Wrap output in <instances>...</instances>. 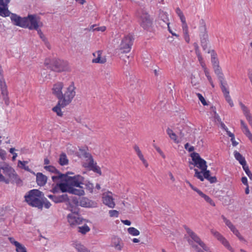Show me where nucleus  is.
<instances>
[{
    "label": "nucleus",
    "instance_id": "f257e3e1",
    "mask_svg": "<svg viewBox=\"0 0 252 252\" xmlns=\"http://www.w3.org/2000/svg\"><path fill=\"white\" fill-rule=\"evenodd\" d=\"M76 88L73 82L67 88L64 94H63L62 99L58 101L57 105L52 108L53 111L56 112L58 116L62 117L63 115L61 108H64L71 103L76 94L75 91Z\"/></svg>",
    "mask_w": 252,
    "mask_h": 252
},
{
    "label": "nucleus",
    "instance_id": "f03ea898",
    "mask_svg": "<svg viewBox=\"0 0 252 252\" xmlns=\"http://www.w3.org/2000/svg\"><path fill=\"white\" fill-rule=\"evenodd\" d=\"M11 0H0V16L8 17L11 15L10 19L14 25L24 28L26 23V17H21L16 14L12 13L8 9V4Z\"/></svg>",
    "mask_w": 252,
    "mask_h": 252
},
{
    "label": "nucleus",
    "instance_id": "7ed1b4c3",
    "mask_svg": "<svg viewBox=\"0 0 252 252\" xmlns=\"http://www.w3.org/2000/svg\"><path fill=\"white\" fill-rule=\"evenodd\" d=\"M44 193L37 189H33L29 191L25 195V201L27 204L39 209L43 208L41 199L43 197Z\"/></svg>",
    "mask_w": 252,
    "mask_h": 252
},
{
    "label": "nucleus",
    "instance_id": "20e7f679",
    "mask_svg": "<svg viewBox=\"0 0 252 252\" xmlns=\"http://www.w3.org/2000/svg\"><path fill=\"white\" fill-rule=\"evenodd\" d=\"M184 228L189 237L187 238V240L189 245L191 246L193 249H194L196 251H197L198 249H200L198 246L194 243V242H195L206 252H211L209 248L201 240L200 238L193 231L187 226H185Z\"/></svg>",
    "mask_w": 252,
    "mask_h": 252
},
{
    "label": "nucleus",
    "instance_id": "39448f33",
    "mask_svg": "<svg viewBox=\"0 0 252 252\" xmlns=\"http://www.w3.org/2000/svg\"><path fill=\"white\" fill-rule=\"evenodd\" d=\"M44 65L47 68L50 69L52 71L61 72L67 69L68 63L66 62L59 59L52 60L46 59L45 60Z\"/></svg>",
    "mask_w": 252,
    "mask_h": 252
},
{
    "label": "nucleus",
    "instance_id": "423d86ee",
    "mask_svg": "<svg viewBox=\"0 0 252 252\" xmlns=\"http://www.w3.org/2000/svg\"><path fill=\"white\" fill-rule=\"evenodd\" d=\"M26 23L24 28H28L30 30H37L39 27L43 26V23L40 21V17L35 14H29L27 17Z\"/></svg>",
    "mask_w": 252,
    "mask_h": 252
},
{
    "label": "nucleus",
    "instance_id": "0eeeda50",
    "mask_svg": "<svg viewBox=\"0 0 252 252\" xmlns=\"http://www.w3.org/2000/svg\"><path fill=\"white\" fill-rule=\"evenodd\" d=\"M73 174L74 173L72 172H66L65 173V178L64 179V182H67L70 187L81 188V185L84 184V178L80 175L73 176H69V175Z\"/></svg>",
    "mask_w": 252,
    "mask_h": 252
},
{
    "label": "nucleus",
    "instance_id": "6e6552de",
    "mask_svg": "<svg viewBox=\"0 0 252 252\" xmlns=\"http://www.w3.org/2000/svg\"><path fill=\"white\" fill-rule=\"evenodd\" d=\"M200 27L199 36L200 38L201 45L204 50H206L208 47V34L207 33L206 25L205 21L203 19H201L199 21Z\"/></svg>",
    "mask_w": 252,
    "mask_h": 252
},
{
    "label": "nucleus",
    "instance_id": "1a4fd4ad",
    "mask_svg": "<svg viewBox=\"0 0 252 252\" xmlns=\"http://www.w3.org/2000/svg\"><path fill=\"white\" fill-rule=\"evenodd\" d=\"M134 40L133 36L131 34H129L125 36L119 45V49L121 51V53H126L129 52Z\"/></svg>",
    "mask_w": 252,
    "mask_h": 252
},
{
    "label": "nucleus",
    "instance_id": "9d476101",
    "mask_svg": "<svg viewBox=\"0 0 252 252\" xmlns=\"http://www.w3.org/2000/svg\"><path fill=\"white\" fill-rule=\"evenodd\" d=\"M190 157L193 163L189 162L190 164H194L195 166L200 168L202 171L206 170L207 168L206 161L200 157L198 153L193 152L190 154Z\"/></svg>",
    "mask_w": 252,
    "mask_h": 252
},
{
    "label": "nucleus",
    "instance_id": "9b49d317",
    "mask_svg": "<svg viewBox=\"0 0 252 252\" xmlns=\"http://www.w3.org/2000/svg\"><path fill=\"white\" fill-rule=\"evenodd\" d=\"M139 24L144 30H148L152 27L153 20L150 15L146 11L143 10L139 16Z\"/></svg>",
    "mask_w": 252,
    "mask_h": 252
},
{
    "label": "nucleus",
    "instance_id": "f8f14e48",
    "mask_svg": "<svg viewBox=\"0 0 252 252\" xmlns=\"http://www.w3.org/2000/svg\"><path fill=\"white\" fill-rule=\"evenodd\" d=\"M50 199H51L55 203H61L69 202V199L67 194H63L62 195L49 194L48 195Z\"/></svg>",
    "mask_w": 252,
    "mask_h": 252
},
{
    "label": "nucleus",
    "instance_id": "ddd939ff",
    "mask_svg": "<svg viewBox=\"0 0 252 252\" xmlns=\"http://www.w3.org/2000/svg\"><path fill=\"white\" fill-rule=\"evenodd\" d=\"M63 84L62 82H57L53 85L52 93L60 100L63 97L62 89Z\"/></svg>",
    "mask_w": 252,
    "mask_h": 252
},
{
    "label": "nucleus",
    "instance_id": "4468645a",
    "mask_svg": "<svg viewBox=\"0 0 252 252\" xmlns=\"http://www.w3.org/2000/svg\"><path fill=\"white\" fill-rule=\"evenodd\" d=\"M68 221L71 226L80 224L84 220L80 217L79 214H68L67 216Z\"/></svg>",
    "mask_w": 252,
    "mask_h": 252
},
{
    "label": "nucleus",
    "instance_id": "2eb2a0df",
    "mask_svg": "<svg viewBox=\"0 0 252 252\" xmlns=\"http://www.w3.org/2000/svg\"><path fill=\"white\" fill-rule=\"evenodd\" d=\"M211 233L220 242H221V243L228 249L229 250H231L232 248L230 246L228 242L227 241V240L223 237L222 235H221L219 232L215 231L213 229H212Z\"/></svg>",
    "mask_w": 252,
    "mask_h": 252
},
{
    "label": "nucleus",
    "instance_id": "dca6fc26",
    "mask_svg": "<svg viewBox=\"0 0 252 252\" xmlns=\"http://www.w3.org/2000/svg\"><path fill=\"white\" fill-rule=\"evenodd\" d=\"M0 168L2 169L3 173L5 176H7L9 178L10 180L12 178H13L14 175L16 174L14 169L8 165H6L5 166L1 167Z\"/></svg>",
    "mask_w": 252,
    "mask_h": 252
},
{
    "label": "nucleus",
    "instance_id": "f3484780",
    "mask_svg": "<svg viewBox=\"0 0 252 252\" xmlns=\"http://www.w3.org/2000/svg\"><path fill=\"white\" fill-rule=\"evenodd\" d=\"M158 21L162 27H164L165 25L168 26V25H169L167 14L163 11H160L159 12Z\"/></svg>",
    "mask_w": 252,
    "mask_h": 252
},
{
    "label": "nucleus",
    "instance_id": "a211bd4d",
    "mask_svg": "<svg viewBox=\"0 0 252 252\" xmlns=\"http://www.w3.org/2000/svg\"><path fill=\"white\" fill-rule=\"evenodd\" d=\"M215 73L217 75L220 84V87L227 85L226 82H224V76L220 66L214 68Z\"/></svg>",
    "mask_w": 252,
    "mask_h": 252
},
{
    "label": "nucleus",
    "instance_id": "6ab92c4d",
    "mask_svg": "<svg viewBox=\"0 0 252 252\" xmlns=\"http://www.w3.org/2000/svg\"><path fill=\"white\" fill-rule=\"evenodd\" d=\"M102 200L104 204L108 206L110 208H114L115 204L114 202V199L111 195L108 194H103Z\"/></svg>",
    "mask_w": 252,
    "mask_h": 252
},
{
    "label": "nucleus",
    "instance_id": "aec40b11",
    "mask_svg": "<svg viewBox=\"0 0 252 252\" xmlns=\"http://www.w3.org/2000/svg\"><path fill=\"white\" fill-rule=\"evenodd\" d=\"M111 246L119 251L122 250L124 246V244L121 239L116 236H114L112 238Z\"/></svg>",
    "mask_w": 252,
    "mask_h": 252
},
{
    "label": "nucleus",
    "instance_id": "412c9836",
    "mask_svg": "<svg viewBox=\"0 0 252 252\" xmlns=\"http://www.w3.org/2000/svg\"><path fill=\"white\" fill-rule=\"evenodd\" d=\"M36 181L38 185L40 186H44L47 181V177L42 173L38 172L36 174Z\"/></svg>",
    "mask_w": 252,
    "mask_h": 252
},
{
    "label": "nucleus",
    "instance_id": "4be33fe9",
    "mask_svg": "<svg viewBox=\"0 0 252 252\" xmlns=\"http://www.w3.org/2000/svg\"><path fill=\"white\" fill-rule=\"evenodd\" d=\"M79 205L83 207H94V202L87 197H83L79 201Z\"/></svg>",
    "mask_w": 252,
    "mask_h": 252
},
{
    "label": "nucleus",
    "instance_id": "5701e85b",
    "mask_svg": "<svg viewBox=\"0 0 252 252\" xmlns=\"http://www.w3.org/2000/svg\"><path fill=\"white\" fill-rule=\"evenodd\" d=\"M220 88L226 101L229 103L231 107L233 106L234 104L229 95V90L227 89L225 86H223Z\"/></svg>",
    "mask_w": 252,
    "mask_h": 252
},
{
    "label": "nucleus",
    "instance_id": "b1692460",
    "mask_svg": "<svg viewBox=\"0 0 252 252\" xmlns=\"http://www.w3.org/2000/svg\"><path fill=\"white\" fill-rule=\"evenodd\" d=\"M79 189H77L74 188V187H71L70 189L69 193L77 195L78 196H83L85 194V192L83 189V188L81 186V188H79Z\"/></svg>",
    "mask_w": 252,
    "mask_h": 252
},
{
    "label": "nucleus",
    "instance_id": "393cba45",
    "mask_svg": "<svg viewBox=\"0 0 252 252\" xmlns=\"http://www.w3.org/2000/svg\"><path fill=\"white\" fill-rule=\"evenodd\" d=\"M234 156L236 160H237L240 164L242 165V167L247 164L245 158L242 155L237 151H235L234 152Z\"/></svg>",
    "mask_w": 252,
    "mask_h": 252
},
{
    "label": "nucleus",
    "instance_id": "a878e982",
    "mask_svg": "<svg viewBox=\"0 0 252 252\" xmlns=\"http://www.w3.org/2000/svg\"><path fill=\"white\" fill-rule=\"evenodd\" d=\"M58 186L59 187L60 190L63 193L69 192L71 187L69 186L67 182H64V183H59L58 184Z\"/></svg>",
    "mask_w": 252,
    "mask_h": 252
},
{
    "label": "nucleus",
    "instance_id": "bb28decb",
    "mask_svg": "<svg viewBox=\"0 0 252 252\" xmlns=\"http://www.w3.org/2000/svg\"><path fill=\"white\" fill-rule=\"evenodd\" d=\"M211 62L213 68L220 66L218 59L217 58V54L214 50L211 51Z\"/></svg>",
    "mask_w": 252,
    "mask_h": 252
},
{
    "label": "nucleus",
    "instance_id": "cd10ccee",
    "mask_svg": "<svg viewBox=\"0 0 252 252\" xmlns=\"http://www.w3.org/2000/svg\"><path fill=\"white\" fill-rule=\"evenodd\" d=\"M87 167L89 168L91 170L94 172L98 173L99 175H101V171L100 168L96 165V163L93 162L92 164L90 165V163H88Z\"/></svg>",
    "mask_w": 252,
    "mask_h": 252
},
{
    "label": "nucleus",
    "instance_id": "c85d7f7f",
    "mask_svg": "<svg viewBox=\"0 0 252 252\" xmlns=\"http://www.w3.org/2000/svg\"><path fill=\"white\" fill-rule=\"evenodd\" d=\"M59 163L62 166L66 165L68 164V159L64 153H62L60 155Z\"/></svg>",
    "mask_w": 252,
    "mask_h": 252
},
{
    "label": "nucleus",
    "instance_id": "c756f323",
    "mask_svg": "<svg viewBox=\"0 0 252 252\" xmlns=\"http://www.w3.org/2000/svg\"><path fill=\"white\" fill-rule=\"evenodd\" d=\"M97 54V57L95 59L93 60L92 62L93 63H106V59L105 58H101V55L102 53L101 51H98L96 52Z\"/></svg>",
    "mask_w": 252,
    "mask_h": 252
},
{
    "label": "nucleus",
    "instance_id": "7c9ffc66",
    "mask_svg": "<svg viewBox=\"0 0 252 252\" xmlns=\"http://www.w3.org/2000/svg\"><path fill=\"white\" fill-rule=\"evenodd\" d=\"M36 31L37 32V33H38V35H39L40 38L44 42L46 46L48 49H50V48H51L50 45L49 43L48 42L46 38L43 34L41 30L40 29H38L37 30H36Z\"/></svg>",
    "mask_w": 252,
    "mask_h": 252
},
{
    "label": "nucleus",
    "instance_id": "2f4dec72",
    "mask_svg": "<svg viewBox=\"0 0 252 252\" xmlns=\"http://www.w3.org/2000/svg\"><path fill=\"white\" fill-rule=\"evenodd\" d=\"M166 131H167V134L169 135V136L170 137V138L171 139L174 140V141L175 143H179V141H177V139L176 134L173 131V130L171 129L168 128L166 130Z\"/></svg>",
    "mask_w": 252,
    "mask_h": 252
},
{
    "label": "nucleus",
    "instance_id": "473e14b6",
    "mask_svg": "<svg viewBox=\"0 0 252 252\" xmlns=\"http://www.w3.org/2000/svg\"><path fill=\"white\" fill-rule=\"evenodd\" d=\"M221 218L222 219L223 221L225 222V224L230 229L231 231L236 228L235 226L233 225L231 222L227 219L223 215L221 216Z\"/></svg>",
    "mask_w": 252,
    "mask_h": 252
},
{
    "label": "nucleus",
    "instance_id": "72a5a7b5",
    "mask_svg": "<svg viewBox=\"0 0 252 252\" xmlns=\"http://www.w3.org/2000/svg\"><path fill=\"white\" fill-rule=\"evenodd\" d=\"M78 231L82 234H85L90 230V227L86 224L78 227Z\"/></svg>",
    "mask_w": 252,
    "mask_h": 252
},
{
    "label": "nucleus",
    "instance_id": "f704fd0d",
    "mask_svg": "<svg viewBox=\"0 0 252 252\" xmlns=\"http://www.w3.org/2000/svg\"><path fill=\"white\" fill-rule=\"evenodd\" d=\"M1 94L3 96V100L4 101V103L6 106H8L9 104V98L8 96L7 90L1 91Z\"/></svg>",
    "mask_w": 252,
    "mask_h": 252
},
{
    "label": "nucleus",
    "instance_id": "c9c22d12",
    "mask_svg": "<svg viewBox=\"0 0 252 252\" xmlns=\"http://www.w3.org/2000/svg\"><path fill=\"white\" fill-rule=\"evenodd\" d=\"M74 245L76 249L78 252H89L85 247L81 245L80 243H77L74 244Z\"/></svg>",
    "mask_w": 252,
    "mask_h": 252
},
{
    "label": "nucleus",
    "instance_id": "e433bc0d",
    "mask_svg": "<svg viewBox=\"0 0 252 252\" xmlns=\"http://www.w3.org/2000/svg\"><path fill=\"white\" fill-rule=\"evenodd\" d=\"M44 169L50 172L54 173H60V171L54 166L46 165L44 166Z\"/></svg>",
    "mask_w": 252,
    "mask_h": 252
},
{
    "label": "nucleus",
    "instance_id": "4c0bfd02",
    "mask_svg": "<svg viewBox=\"0 0 252 252\" xmlns=\"http://www.w3.org/2000/svg\"><path fill=\"white\" fill-rule=\"evenodd\" d=\"M58 176H53L52 177V180L55 182L57 180L60 179L61 181H64V179L65 178V174H62L60 172V173H57Z\"/></svg>",
    "mask_w": 252,
    "mask_h": 252
},
{
    "label": "nucleus",
    "instance_id": "58836bf2",
    "mask_svg": "<svg viewBox=\"0 0 252 252\" xmlns=\"http://www.w3.org/2000/svg\"><path fill=\"white\" fill-rule=\"evenodd\" d=\"M127 231L129 234L133 236H138L140 234L139 230L133 227L128 228L127 229Z\"/></svg>",
    "mask_w": 252,
    "mask_h": 252
},
{
    "label": "nucleus",
    "instance_id": "ea45409f",
    "mask_svg": "<svg viewBox=\"0 0 252 252\" xmlns=\"http://www.w3.org/2000/svg\"><path fill=\"white\" fill-rule=\"evenodd\" d=\"M0 87L1 92L7 90V87L4 81L3 75L0 76Z\"/></svg>",
    "mask_w": 252,
    "mask_h": 252
},
{
    "label": "nucleus",
    "instance_id": "a19ab883",
    "mask_svg": "<svg viewBox=\"0 0 252 252\" xmlns=\"http://www.w3.org/2000/svg\"><path fill=\"white\" fill-rule=\"evenodd\" d=\"M243 168L244 170L245 171L246 174L249 177L250 179L252 180V173L249 169L248 165L246 164L245 165L243 166Z\"/></svg>",
    "mask_w": 252,
    "mask_h": 252
},
{
    "label": "nucleus",
    "instance_id": "79ce46f5",
    "mask_svg": "<svg viewBox=\"0 0 252 252\" xmlns=\"http://www.w3.org/2000/svg\"><path fill=\"white\" fill-rule=\"evenodd\" d=\"M41 201L43 203V206L44 205V207L46 208L49 209L51 207V204L50 202L49 201H48L47 198L45 197L44 195L43 197H42Z\"/></svg>",
    "mask_w": 252,
    "mask_h": 252
},
{
    "label": "nucleus",
    "instance_id": "37998d69",
    "mask_svg": "<svg viewBox=\"0 0 252 252\" xmlns=\"http://www.w3.org/2000/svg\"><path fill=\"white\" fill-rule=\"evenodd\" d=\"M232 232L238 238L240 241L246 242L245 239L241 235L238 230H237L236 228L234 229V230H232Z\"/></svg>",
    "mask_w": 252,
    "mask_h": 252
},
{
    "label": "nucleus",
    "instance_id": "c03bdc74",
    "mask_svg": "<svg viewBox=\"0 0 252 252\" xmlns=\"http://www.w3.org/2000/svg\"><path fill=\"white\" fill-rule=\"evenodd\" d=\"M85 158H88L89 160V162L90 163V165L92 164L93 162H94V159L93 158L92 156L88 152H84V154L83 156Z\"/></svg>",
    "mask_w": 252,
    "mask_h": 252
},
{
    "label": "nucleus",
    "instance_id": "a18cd8bd",
    "mask_svg": "<svg viewBox=\"0 0 252 252\" xmlns=\"http://www.w3.org/2000/svg\"><path fill=\"white\" fill-rule=\"evenodd\" d=\"M194 171H195L194 176L197 177L198 179H200V180L201 181H203L204 178H203V176L201 175V173H202V172H201H201L198 171V170L196 169H194Z\"/></svg>",
    "mask_w": 252,
    "mask_h": 252
},
{
    "label": "nucleus",
    "instance_id": "49530a36",
    "mask_svg": "<svg viewBox=\"0 0 252 252\" xmlns=\"http://www.w3.org/2000/svg\"><path fill=\"white\" fill-rule=\"evenodd\" d=\"M27 163V161H22L21 160L18 161V164L19 165L20 164L21 165V167L22 168L24 169L26 171H31V169L29 168V166L25 165V163Z\"/></svg>",
    "mask_w": 252,
    "mask_h": 252
},
{
    "label": "nucleus",
    "instance_id": "de8ad7c7",
    "mask_svg": "<svg viewBox=\"0 0 252 252\" xmlns=\"http://www.w3.org/2000/svg\"><path fill=\"white\" fill-rule=\"evenodd\" d=\"M69 205H70V207L71 208L70 210L72 212V213L71 214H79L78 212H79V209L78 208V206H73V205H71L70 203H69Z\"/></svg>",
    "mask_w": 252,
    "mask_h": 252
},
{
    "label": "nucleus",
    "instance_id": "09e8293b",
    "mask_svg": "<svg viewBox=\"0 0 252 252\" xmlns=\"http://www.w3.org/2000/svg\"><path fill=\"white\" fill-rule=\"evenodd\" d=\"M84 185H85L86 189L89 190L90 192L92 193L93 192L94 185L92 183L88 182V183H84Z\"/></svg>",
    "mask_w": 252,
    "mask_h": 252
},
{
    "label": "nucleus",
    "instance_id": "8fccbe9b",
    "mask_svg": "<svg viewBox=\"0 0 252 252\" xmlns=\"http://www.w3.org/2000/svg\"><path fill=\"white\" fill-rule=\"evenodd\" d=\"M133 148L135 151L136 152L139 158H142L143 156L141 150H140L139 147L137 145H135L134 146Z\"/></svg>",
    "mask_w": 252,
    "mask_h": 252
},
{
    "label": "nucleus",
    "instance_id": "3c124183",
    "mask_svg": "<svg viewBox=\"0 0 252 252\" xmlns=\"http://www.w3.org/2000/svg\"><path fill=\"white\" fill-rule=\"evenodd\" d=\"M95 27H96L95 25H93L91 27V29H92V30L93 31H101V32L104 31L105 30V29H106L105 27H100L94 28Z\"/></svg>",
    "mask_w": 252,
    "mask_h": 252
},
{
    "label": "nucleus",
    "instance_id": "603ef678",
    "mask_svg": "<svg viewBox=\"0 0 252 252\" xmlns=\"http://www.w3.org/2000/svg\"><path fill=\"white\" fill-rule=\"evenodd\" d=\"M196 94H197L199 99L200 100V101L201 102V103H202V104L203 105L205 106V105H208V104L206 102V101L205 100V98H204V97L202 96V95L201 94H200L199 93H197Z\"/></svg>",
    "mask_w": 252,
    "mask_h": 252
},
{
    "label": "nucleus",
    "instance_id": "864d4df0",
    "mask_svg": "<svg viewBox=\"0 0 252 252\" xmlns=\"http://www.w3.org/2000/svg\"><path fill=\"white\" fill-rule=\"evenodd\" d=\"M201 172L203 173V177L204 179H206L208 180V179L211 176H210V171L206 169V170L202 171Z\"/></svg>",
    "mask_w": 252,
    "mask_h": 252
},
{
    "label": "nucleus",
    "instance_id": "5fc2aeb1",
    "mask_svg": "<svg viewBox=\"0 0 252 252\" xmlns=\"http://www.w3.org/2000/svg\"><path fill=\"white\" fill-rule=\"evenodd\" d=\"M215 109H216L215 107H214L213 106L211 107V109L214 112V119L216 120H217L218 122L220 123L221 122V119L220 118L219 115L216 113V111L215 110Z\"/></svg>",
    "mask_w": 252,
    "mask_h": 252
},
{
    "label": "nucleus",
    "instance_id": "6e6d98bb",
    "mask_svg": "<svg viewBox=\"0 0 252 252\" xmlns=\"http://www.w3.org/2000/svg\"><path fill=\"white\" fill-rule=\"evenodd\" d=\"M240 104L245 116L250 113L248 108L245 105L242 103H241Z\"/></svg>",
    "mask_w": 252,
    "mask_h": 252
},
{
    "label": "nucleus",
    "instance_id": "4d7b16f0",
    "mask_svg": "<svg viewBox=\"0 0 252 252\" xmlns=\"http://www.w3.org/2000/svg\"><path fill=\"white\" fill-rule=\"evenodd\" d=\"M204 199H205V200L208 203H209L210 205H211L212 206H215V203H214V202L212 200V199L209 197L208 196V195H206Z\"/></svg>",
    "mask_w": 252,
    "mask_h": 252
},
{
    "label": "nucleus",
    "instance_id": "13d9d810",
    "mask_svg": "<svg viewBox=\"0 0 252 252\" xmlns=\"http://www.w3.org/2000/svg\"><path fill=\"white\" fill-rule=\"evenodd\" d=\"M109 214L110 217H117L119 215L118 211L116 210H110L109 212Z\"/></svg>",
    "mask_w": 252,
    "mask_h": 252
},
{
    "label": "nucleus",
    "instance_id": "bf43d9fd",
    "mask_svg": "<svg viewBox=\"0 0 252 252\" xmlns=\"http://www.w3.org/2000/svg\"><path fill=\"white\" fill-rule=\"evenodd\" d=\"M183 34H184V39H185V41L188 43H189V41H190V38H189V32H183Z\"/></svg>",
    "mask_w": 252,
    "mask_h": 252
},
{
    "label": "nucleus",
    "instance_id": "052dcab7",
    "mask_svg": "<svg viewBox=\"0 0 252 252\" xmlns=\"http://www.w3.org/2000/svg\"><path fill=\"white\" fill-rule=\"evenodd\" d=\"M204 71L205 74L206 76L207 77L208 81H211V80H212V78H211V76L210 75L209 71L206 67H204Z\"/></svg>",
    "mask_w": 252,
    "mask_h": 252
},
{
    "label": "nucleus",
    "instance_id": "680f3d73",
    "mask_svg": "<svg viewBox=\"0 0 252 252\" xmlns=\"http://www.w3.org/2000/svg\"><path fill=\"white\" fill-rule=\"evenodd\" d=\"M210 183H215L217 182V179L216 176H210L208 180Z\"/></svg>",
    "mask_w": 252,
    "mask_h": 252
},
{
    "label": "nucleus",
    "instance_id": "e2e57ef3",
    "mask_svg": "<svg viewBox=\"0 0 252 252\" xmlns=\"http://www.w3.org/2000/svg\"><path fill=\"white\" fill-rule=\"evenodd\" d=\"M182 29L183 32H189L188 31V26L186 22H184L182 23Z\"/></svg>",
    "mask_w": 252,
    "mask_h": 252
},
{
    "label": "nucleus",
    "instance_id": "0e129e2a",
    "mask_svg": "<svg viewBox=\"0 0 252 252\" xmlns=\"http://www.w3.org/2000/svg\"><path fill=\"white\" fill-rule=\"evenodd\" d=\"M16 251L17 252H27L26 248L22 245L18 247V248L16 249Z\"/></svg>",
    "mask_w": 252,
    "mask_h": 252
},
{
    "label": "nucleus",
    "instance_id": "69168bd1",
    "mask_svg": "<svg viewBox=\"0 0 252 252\" xmlns=\"http://www.w3.org/2000/svg\"><path fill=\"white\" fill-rule=\"evenodd\" d=\"M72 201V203L75 206L79 205V201H78V199L76 197H73Z\"/></svg>",
    "mask_w": 252,
    "mask_h": 252
},
{
    "label": "nucleus",
    "instance_id": "338daca9",
    "mask_svg": "<svg viewBox=\"0 0 252 252\" xmlns=\"http://www.w3.org/2000/svg\"><path fill=\"white\" fill-rule=\"evenodd\" d=\"M193 46L194 47V50H195V53L196 54H198V53H200V51H199V46H198V45L197 43L195 42L193 43Z\"/></svg>",
    "mask_w": 252,
    "mask_h": 252
},
{
    "label": "nucleus",
    "instance_id": "774afa93",
    "mask_svg": "<svg viewBox=\"0 0 252 252\" xmlns=\"http://www.w3.org/2000/svg\"><path fill=\"white\" fill-rule=\"evenodd\" d=\"M60 190L59 187L58 186V184L56 185V186L52 189L51 190V191L54 193V194L58 193L59 192V190Z\"/></svg>",
    "mask_w": 252,
    "mask_h": 252
}]
</instances>
